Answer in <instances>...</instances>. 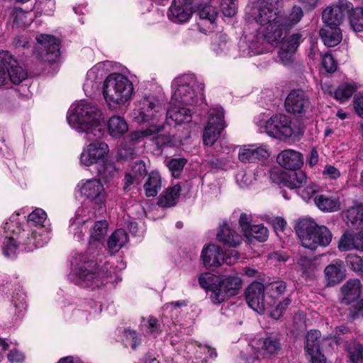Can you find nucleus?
Instances as JSON below:
<instances>
[{"instance_id":"63","label":"nucleus","mask_w":363,"mask_h":363,"mask_svg":"<svg viewBox=\"0 0 363 363\" xmlns=\"http://www.w3.org/2000/svg\"><path fill=\"white\" fill-rule=\"evenodd\" d=\"M306 352L311 363H326V358L320 349Z\"/></svg>"},{"instance_id":"13","label":"nucleus","mask_w":363,"mask_h":363,"mask_svg":"<svg viewBox=\"0 0 363 363\" xmlns=\"http://www.w3.org/2000/svg\"><path fill=\"white\" fill-rule=\"evenodd\" d=\"M265 129L269 135L282 140L291 137L294 133L290 118L281 113L272 116L266 122Z\"/></svg>"},{"instance_id":"54","label":"nucleus","mask_w":363,"mask_h":363,"mask_svg":"<svg viewBox=\"0 0 363 363\" xmlns=\"http://www.w3.org/2000/svg\"><path fill=\"white\" fill-rule=\"evenodd\" d=\"M118 155L122 159H133L135 155V147L124 139V141L121 145Z\"/></svg>"},{"instance_id":"52","label":"nucleus","mask_w":363,"mask_h":363,"mask_svg":"<svg viewBox=\"0 0 363 363\" xmlns=\"http://www.w3.org/2000/svg\"><path fill=\"white\" fill-rule=\"evenodd\" d=\"M95 77L94 71L91 69L87 72V77L83 86L84 91L87 96H91L98 89L99 85L94 82Z\"/></svg>"},{"instance_id":"35","label":"nucleus","mask_w":363,"mask_h":363,"mask_svg":"<svg viewBox=\"0 0 363 363\" xmlns=\"http://www.w3.org/2000/svg\"><path fill=\"white\" fill-rule=\"evenodd\" d=\"M162 187V178L157 171L151 172L147 182L144 184V190L146 196L155 197Z\"/></svg>"},{"instance_id":"55","label":"nucleus","mask_w":363,"mask_h":363,"mask_svg":"<svg viewBox=\"0 0 363 363\" xmlns=\"http://www.w3.org/2000/svg\"><path fill=\"white\" fill-rule=\"evenodd\" d=\"M237 0H221L220 7L225 16L233 17L237 13Z\"/></svg>"},{"instance_id":"2","label":"nucleus","mask_w":363,"mask_h":363,"mask_svg":"<svg viewBox=\"0 0 363 363\" xmlns=\"http://www.w3.org/2000/svg\"><path fill=\"white\" fill-rule=\"evenodd\" d=\"M69 125L78 133H83L88 141H96L104 133V120L101 110L89 102L82 101L68 111Z\"/></svg>"},{"instance_id":"48","label":"nucleus","mask_w":363,"mask_h":363,"mask_svg":"<svg viewBox=\"0 0 363 363\" xmlns=\"http://www.w3.org/2000/svg\"><path fill=\"white\" fill-rule=\"evenodd\" d=\"M197 15L201 20H206L210 23H214L218 16V11L213 6L205 5L199 9Z\"/></svg>"},{"instance_id":"43","label":"nucleus","mask_w":363,"mask_h":363,"mask_svg":"<svg viewBox=\"0 0 363 363\" xmlns=\"http://www.w3.org/2000/svg\"><path fill=\"white\" fill-rule=\"evenodd\" d=\"M264 288L270 297L278 298L285 292L286 284L284 281H275L269 283Z\"/></svg>"},{"instance_id":"33","label":"nucleus","mask_w":363,"mask_h":363,"mask_svg":"<svg viewBox=\"0 0 363 363\" xmlns=\"http://www.w3.org/2000/svg\"><path fill=\"white\" fill-rule=\"evenodd\" d=\"M167 118H170L177 124L189 123L191 121V111L184 106L174 104L167 111Z\"/></svg>"},{"instance_id":"58","label":"nucleus","mask_w":363,"mask_h":363,"mask_svg":"<svg viewBox=\"0 0 363 363\" xmlns=\"http://www.w3.org/2000/svg\"><path fill=\"white\" fill-rule=\"evenodd\" d=\"M134 175L136 179H140V178L145 177L147 174V169L144 162L142 160H138L131 165V169L130 172Z\"/></svg>"},{"instance_id":"40","label":"nucleus","mask_w":363,"mask_h":363,"mask_svg":"<svg viewBox=\"0 0 363 363\" xmlns=\"http://www.w3.org/2000/svg\"><path fill=\"white\" fill-rule=\"evenodd\" d=\"M357 89L355 84H342L334 91V97L340 102H344L352 96Z\"/></svg>"},{"instance_id":"47","label":"nucleus","mask_w":363,"mask_h":363,"mask_svg":"<svg viewBox=\"0 0 363 363\" xmlns=\"http://www.w3.org/2000/svg\"><path fill=\"white\" fill-rule=\"evenodd\" d=\"M303 273L307 276H311L316 269V260L308 257H301L298 261Z\"/></svg>"},{"instance_id":"36","label":"nucleus","mask_w":363,"mask_h":363,"mask_svg":"<svg viewBox=\"0 0 363 363\" xmlns=\"http://www.w3.org/2000/svg\"><path fill=\"white\" fill-rule=\"evenodd\" d=\"M91 218V212L86 209L84 206L79 208L74 218L69 220V230L70 233H74L76 230L80 228V225H85Z\"/></svg>"},{"instance_id":"8","label":"nucleus","mask_w":363,"mask_h":363,"mask_svg":"<svg viewBox=\"0 0 363 363\" xmlns=\"http://www.w3.org/2000/svg\"><path fill=\"white\" fill-rule=\"evenodd\" d=\"M282 0H258L257 6H247L250 23H280L282 18Z\"/></svg>"},{"instance_id":"25","label":"nucleus","mask_w":363,"mask_h":363,"mask_svg":"<svg viewBox=\"0 0 363 363\" xmlns=\"http://www.w3.org/2000/svg\"><path fill=\"white\" fill-rule=\"evenodd\" d=\"M280 182L290 189H300L307 183V177L304 172L297 169L291 172L280 170Z\"/></svg>"},{"instance_id":"3","label":"nucleus","mask_w":363,"mask_h":363,"mask_svg":"<svg viewBox=\"0 0 363 363\" xmlns=\"http://www.w3.org/2000/svg\"><path fill=\"white\" fill-rule=\"evenodd\" d=\"M113 274V269L108 263L98 269L96 262L86 255H79L76 258L74 274L77 277V284L82 287L94 289L112 282Z\"/></svg>"},{"instance_id":"15","label":"nucleus","mask_w":363,"mask_h":363,"mask_svg":"<svg viewBox=\"0 0 363 363\" xmlns=\"http://www.w3.org/2000/svg\"><path fill=\"white\" fill-rule=\"evenodd\" d=\"M109 152L108 145L104 142H94L88 145L82 152L79 157L80 164L84 167H90L99 164Z\"/></svg>"},{"instance_id":"64","label":"nucleus","mask_w":363,"mask_h":363,"mask_svg":"<svg viewBox=\"0 0 363 363\" xmlns=\"http://www.w3.org/2000/svg\"><path fill=\"white\" fill-rule=\"evenodd\" d=\"M322 65L326 72L333 73L337 69V64L330 54L323 57Z\"/></svg>"},{"instance_id":"41","label":"nucleus","mask_w":363,"mask_h":363,"mask_svg":"<svg viewBox=\"0 0 363 363\" xmlns=\"http://www.w3.org/2000/svg\"><path fill=\"white\" fill-rule=\"evenodd\" d=\"M321 339V333L319 330H313L307 333L305 341V351H313V350L320 349Z\"/></svg>"},{"instance_id":"22","label":"nucleus","mask_w":363,"mask_h":363,"mask_svg":"<svg viewBox=\"0 0 363 363\" xmlns=\"http://www.w3.org/2000/svg\"><path fill=\"white\" fill-rule=\"evenodd\" d=\"M310 101L306 93L301 89H294L287 96L285 107L288 112L303 113L309 108Z\"/></svg>"},{"instance_id":"60","label":"nucleus","mask_w":363,"mask_h":363,"mask_svg":"<svg viewBox=\"0 0 363 363\" xmlns=\"http://www.w3.org/2000/svg\"><path fill=\"white\" fill-rule=\"evenodd\" d=\"M214 276L209 273L201 274L199 277V283L201 288L208 289L212 291L213 287L216 285L213 282Z\"/></svg>"},{"instance_id":"4","label":"nucleus","mask_w":363,"mask_h":363,"mask_svg":"<svg viewBox=\"0 0 363 363\" xmlns=\"http://www.w3.org/2000/svg\"><path fill=\"white\" fill-rule=\"evenodd\" d=\"M46 219V212L42 208H37L28 216V224L31 228L30 231L22 229L18 221V225H16L18 230L17 233H19L18 241L26 245L27 252L42 247L50 240L51 229L44 225Z\"/></svg>"},{"instance_id":"23","label":"nucleus","mask_w":363,"mask_h":363,"mask_svg":"<svg viewBox=\"0 0 363 363\" xmlns=\"http://www.w3.org/2000/svg\"><path fill=\"white\" fill-rule=\"evenodd\" d=\"M191 0H173L167 16L171 21L185 23L193 14Z\"/></svg>"},{"instance_id":"46","label":"nucleus","mask_w":363,"mask_h":363,"mask_svg":"<svg viewBox=\"0 0 363 363\" xmlns=\"http://www.w3.org/2000/svg\"><path fill=\"white\" fill-rule=\"evenodd\" d=\"M345 262L352 271L363 274V257L356 254H349L345 257Z\"/></svg>"},{"instance_id":"28","label":"nucleus","mask_w":363,"mask_h":363,"mask_svg":"<svg viewBox=\"0 0 363 363\" xmlns=\"http://www.w3.org/2000/svg\"><path fill=\"white\" fill-rule=\"evenodd\" d=\"M324 44L328 47L337 45L342 40V33L337 24H324L319 31Z\"/></svg>"},{"instance_id":"29","label":"nucleus","mask_w":363,"mask_h":363,"mask_svg":"<svg viewBox=\"0 0 363 363\" xmlns=\"http://www.w3.org/2000/svg\"><path fill=\"white\" fill-rule=\"evenodd\" d=\"M217 238L224 245L230 247H237L242 242V236L235 232L227 223H223L220 226Z\"/></svg>"},{"instance_id":"38","label":"nucleus","mask_w":363,"mask_h":363,"mask_svg":"<svg viewBox=\"0 0 363 363\" xmlns=\"http://www.w3.org/2000/svg\"><path fill=\"white\" fill-rule=\"evenodd\" d=\"M180 191L181 186L179 185L167 189L160 197L158 204L162 207L173 206L179 197Z\"/></svg>"},{"instance_id":"9","label":"nucleus","mask_w":363,"mask_h":363,"mask_svg":"<svg viewBox=\"0 0 363 363\" xmlns=\"http://www.w3.org/2000/svg\"><path fill=\"white\" fill-rule=\"evenodd\" d=\"M225 128L224 111L222 107L211 108L208 111V120L203 134L205 145L216 144L221 130Z\"/></svg>"},{"instance_id":"59","label":"nucleus","mask_w":363,"mask_h":363,"mask_svg":"<svg viewBox=\"0 0 363 363\" xmlns=\"http://www.w3.org/2000/svg\"><path fill=\"white\" fill-rule=\"evenodd\" d=\"M124 335L126 344L129 343L132 349L135 350L140 344V338L135 330L127 329L124 331Z\"/></svg>"},{"instance_id":"26","label":"nucleus","mask_w":363,"mask_h":363,"mask_svg":"<svg viewBox=\"0 0 363 363\" xmlns=\"http://www.w3.org/2000/svg\"><path fill=\"white\" fill-rule=\"evenodd\" d=\"M314 202L324 212H335L341 208L340 197L337 194H318L314 197Z\"/></svg>"},{"instance_id":"34","label":"nucleus","mask_w":363,"mask_h":363,"mask_svg":"<svg viewBox=\"0 0 363 363\" xmlns=\"http://www.w3.org/2000/svg\"><path fill=\"white\" fill-rule=\"evenodd\" d=\"M347 224L352 228H363V205L350 208L346 212Z\"/></svg>"},{"instance_id":"51","label":"nucleus","mask_w":363,"mask_h":363,"mask_svg":"<svg viewBox=\"0 0 363 363\" xmlns=\"http://www.w3.org/2000/svg\"><path fill=\"white\" fill-rule=\"evenodd\" d=\"M152 142L159 147L173 145V136L169 133H158L152 136Z\"/></svg>"},{"instance_id":"17","label":"nucleus","mask_w":363,"mask_h":363,"mask_svg":"<svg viewBox=\"0 0 363 363\" xmlns=\"http://www.w3.org/2000/svg\"><path fill=\"white\" fill-rule=\"evenodd\" d=\"M18 214H13L4 226L5 231L11 235L9 238H5L3 245V253L8 257H15L18 246H21L24 250L27 251L26 245L20 243L18 239L19 233H17L18 230L16 225H18Z\"/></svg>"},{"instance_id":"18","label":"nucleus","mask_w":363,"mask_h":363,"mask_svg":"<svg viewBox=\"0 0 363 363\" xmlns=\"http://www.w3.org/2000/svg\"><path fill=\"white\" fill-rule=\"evenodd\" d=\"M264 286L254 281L245 290V299L248 306L259 314L264 312L267 304L264 301Z\"/></svg>"},{"instance_id":"30","label":"nucleus","mask_w":363,"mask_h":363,"mask_svg":"<svg viewBox=\"0 0 363 363\" xmlns=\"http://www.w3.org/2000/svg\"><path fill=\"white\" fill-rule=\"evenodd\" d=\"M342 301L346 304L357 300L361 294V282L357 279L348 280L341 288Z\"/></svg>"},{"instance_id":"53","label":"nucleus","mask_w":363,"mask_h":363,"mask_svg":"<svg viewBox=\"0 0 363 363\" xmlns=\"http://www.w3.org/2000/svg\"><path fill=\"white\" fill-rule=\"evenodd\" d=\"M306 184V186L299 191V194L304 201H308L318 193L320 187L312 182H307Z\"/></svg>"},{"instance_id":"61","label":"nucleus","mask_w":363,"mask_h":363,"mask_svg":"<svg viewBox=\"0 0 363 363\" xmlns=\"http://www.w3.org/2000/svg\"><path fill=\"white\" fill-rule=\"evenodd\" d=\"M295 52L296 51L291 50L289 48L281 45L279 52V56L282 63L284 65H288L291 62Z\"/></svg>"},{"instance_id":"20","label":"nucleus","mask_w":363,"mask_h":363,"mask_svg":"<svg viewBox=\"0 0 363 363\" xmlns=\"http://www.w3.org/2000/svg\"><path fill=\"white\" fill-rule=\"evenodd\" d=\"M266 145L249 144L239 147L238 160L242 163H255L269 157Z\"/></svg>"},{"instance_id":"31","label":"nucleus","mask_w":363,"mask_h":363,"mask_svg":"<svg viewBox=\"0 0 363 363\" xmlns=\"http://www.w3.org/2000/svg\"><path fill=\"white\" fill-rule=\"evenodd\" d=\"M345 271L341 261L328 265L324 271L328 285H335L342 281L345 277Z\"/></svg>"},{"instance_id":"56","label":"nucleus","mask_w":363,"mask_h":363,"mask_svg":"<svg viewBox=\"0 0 363 363\" xmlns=\"http://www.w3.org/2000/svg\"><path fill=\"white\" fill-rule=\"evenodd\" d=\"M30 15L29 12L24 11L18 7L13 8L10 12L9 21L11 23H22L27 21V16Z\"/></svg>"},{"instance_id":"49","label":"nucleus","mask_w":363,"mask_h":363,"mask_svg":"<svg viewBox=\"0 0 363 363\" xmlns=\"http://www.w3.org/2000/svg\"><path fill=\"white\" fill-rule=\"evenodd\" d=\"M230 47V43L228 42L227 36L225 34L220 35L218 40L213 43V49L218 55L228 54Z\"/></svg>"},{"instance_id":"50","label":"nucleus","mask_w":363,"mask_h":363,"mask_svg":"<svg viewBox=\"0 0 363 363\" xmlns=\"http://www.w3.org/2000/svg\"><path fill=\"white\" fill-rule=\"evenodd\" d=\"M186 162V160L184 158H174L169 161L167 166L173 177L179 176Z\"/></svg>"},{"instance_id":"57","label":"nucleus","mask_w":363,"mask_h":363,"mask_svg":"<svg viewBox=\"0 0 363 363\" xmlns=\"http://www.w3.org/2000/svg\"><path fill=\"white\" fill-rule=\"evenodd\" d=\"M303 39V37L301 33H296L289 35L286 40L283 43L282 45L296 51Z\"/></svg>"},{"instance_id":"14","label":"nucleus","mask_w":363,"mask_h":363,"mask_svg":"<svg viewBox=\"0 0 363 363\" xmlns=\"http://www.w3.org/2000/svg\"><path fill=\"white\" fill-rule=\"evenodd\" d=\"M291 24H260L257 29V38L262 39L271 45L281 42L289 32Z\"/></svg>"},{"instance_id":"19","label":"nucleus","mask_w":363,"mask_h":363,"mask_svg":"<svg viewBox=\"0 0 363 363\" xmlns=\"http://www.w3.org/2000/svg\"><path fill=\"white\" fill-rule=\"evenodd\" d=\"M201 257L204 266L209 269L218 267L224 262L228 264L233 263L232 258L225 257L220 247L215 245H208L204 247L201 252Z\"/></svg>"},{"instance_id":"21","label":"nucleus","mask_w":363,"mask_h":363,"mask_svg":"<svg viewBox=\"0 0 363 363\" xmlns=\"http://www.w3.org/2000/svg\"><path fill=\"white\" fill-rule=\"evenodd\" d=\"M352 9V4L347 0H339L335 4L328 6L322 13L323 23H342L346 13Z\"/></svg>"},{"instance_id":"62","label":"nucleus","mask_w":363,"mask_h":363,"mask_svg":"<svg viewBox=\"0 0 363 363\" xmlns=\"http://www.w3.org/2000/svg\"><path fill=\"white\" fill-rule=\"evenodd\" d=\"M236 180L240 187L245 188L252 184L254 177L251 173L240 172L237 174Z\"/></svg>"},{"instance_id":"6","label":"nucleus","mask_w":363,"mask_h":363,"mask_svg":"<svg viewBox=\"0 0 363 363\" xmlns=\"http://www.w3.org/2000/svg\"><path fill=\"white\" fill-rule=\"evenodd\" d=\"M295 229L301 245L310 250L326 247L332 240L330 230L325 225H318L309 218L300 219Z\"/></svg>"},{"instance_id":"16","label":"nucleus","mask_w":363,"mask_h":363,"mask_svg":"<svg viewBox=\"0 0 363 363\" xmlns=\"http://www.w3.org/2000/svg\"><path fill=\"white\" fill-rule=\"evenodd\" d=\"M0 65H4L9 84H18L27 78V72L19 65L18 61L9 51L0 52Z\"/></svg>"},{"instance_id":"32","label":"nucleus","mask_w":363,"mask_h":363,"mask_svg":"<svg viewBox=\"0 0 363 363\" xmlns=\"http://www.w3.org/2000/svg\"><path fill=\"white\" fill-rule=\"evenodd\" d=\"M107 128L112 138H118L128 131V125L124 118L113 116L108 121Z\"/></svg>"},{"instance_id":"39","label":"nucleus","mask_w":363,"mask_h":363,"mask_svg":"<svg viewBox=\"0 0 363 363\" xmlns=\"http://www.w3.org/2000/svg\"><path fill=\"white\" fill-rule=\"evenodd\" d=\"M128 239L126 232L118 229L108 238V247L112 252H118L128 242Z\"/></svg>"},{"instance_id":"7","label":"nucleus","mask_w":363,"mask_h":363,"mask_svg":"<svg viewBox=\"0 0 363 363\" xmlns=\"http://www.w3.org/2000/svg\"><path fill=\"white\" fill-rule=\"evenodd\" d=\"M133 91V83L121 74H111L104 82V96L110 105L124 104L131 99Z\"/></svg>"},{"instance_id":"44","label":"nucleus","mask_w":363,"mask_h":363,"mask_svg":"<svg viewBox=\"0 0 363 363\" xmlns=\"http://www.w3.org/2000/svg\"><path fill=\"white\" fill-rule=\"evenodd\" d=\"M348 357L352 363H363V345L351 342L347 347Z\"/></svg>"},{"instance_id":"42","label":"nucleus","mask_w":363,"mask_h":363,"mask_svg":"<svg viewBox=\"0 0 363 363\" xmlns=\"http://www.w3.org/2000/svg\"><path fill=\"white\" fill-rule=\"evenodd\" d=\"M245 235L249 239L255 238L259 242H264L268 237V230L262 224L253 225Z\"/></svg>"},{"instance_id":"27","label":"nucleus","mask_w":363,"mask_h":363,"mask_svg":"<svg viewBox=\"0 0 363 363\" xmlns=\"http://www.w3.org/2000/svg\"><path fill=\"white\" fill-rule=\"evenodd\" d=\"M252 346L257 353L264 357L274 354L281 349L279 340L272 337L254 340L252 342Z\"/></svg>"},{"instance_id":"10","label":"nucleus","mask_w":363,"mask_h":363,"mask_svg":"<svg viewBox=\"0 0 363 363\" xmlns=\"http://www.w3.org/2000/svg\"><path fill=\"white\" fill-rule=\"evenodd\" d=\"M241 285L242 280L238 276L227 277L213 287L211 299L214 303L219 304L238 294Z\"/></svg>"},{"instance_id":"45","label":"nucleus","mask_w":363,"mask_h":363,"mask_svg":"<svg viewBox=\"0 0 363 363\" xmlns=\"http://www.w3.org/2000/svg\"><path fill=\"white\" fill-rule=\"evenodd\" d=\"M357 234L352 235L351 234L344 233L338 243L339 250L340 251H348L352 249L357 250Z\"/></svg>"},{"instance_id":"1","label":"nucleus","mask_w":363,"mask_h":363,"mask_svg":"<svg viewBox=\"0 0 363 363\" xmlns=\"http://www.w3.org/2000/svg\"><path fill=\"white\" fill-rule=\"evenodd\" d=\"M166 100L163 94L145 95L140 101V107L135 110V120L138 123H147L145 128L130 133L125 140L135 147L145 138H150L164 129V123H158L165 111Z\"/></svg>"},{"instance_id":"11","label":"nucleus","mask_w":363,"mask_h":363,"mask_svg":"<svg viewBox=\"0 0 363 363\" xmlns=\"http://www.w3.org/2000/svg\"><path fill=\"white\" fill-rule=\"evenodd\" d=\"M77 188L82 196L98 205L99 209L105 208L106 193L100 180L96 179L82 180L78 183Z\"/></svg>"},{"instance_id":"12","label":"nucleus","mask_w":363,"mask_h":363,"mask_svg":"<svg viewBox=\"0 0 363 363\" xmlns=\"http://www.w3.org/2000/svg\"><path fill=\"white\" fill-rule=\"evenodd\" d=\"M35 39L39 44L38 57L50 63L57 61L60 56V41L53 35L47 34L37 35Z\"/></svg>"},{"instance_id":"24","label":"nucleus","mask_w":363,"mask_h":363,"mask_svg":"<svg viewBox=\"0 0 363 363\" xmlns=\"http://www.w3.org/2000/svg\"><path fill=\"white\" fill-rule=\"evenodd\" d=\"M277 161L280 166L289 170L299 169L303 164L302 155L291 149L281 151L277 155Z\"/></svg>"},{"instance_id":"5","label":"nucleus","mask_w":363,"mask_h":363,"mask_svg":"<svg viewBox=\"0 0 363 363\" xmlns=\"http://www.w3.org/2000/svg\"><path fill=\"white\" fill-rule=\"evenodd\" d=\"M204 85L196 81L194 74H184L175 78L172 82V103L185 106H194L203 100Z\"/></svg>"},{"instance_id":"37","label":"nucleus","mask_w":363,"mask_h":363,"mask_svg":"<svg viewBox=\"0 0 363 363\" xmlns=\"http://www.w3.org/2000/svg\"><path fill=\"white\" fill-rule=\"evenodd\" d=\"M108 230V223L106 220L97 221L91 230L89 245H97L104 240Z\"/></svg>"}]
</instances>
